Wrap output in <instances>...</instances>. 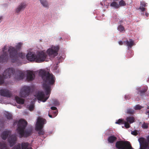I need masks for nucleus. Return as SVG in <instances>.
Returning a JSON list of instances; mask_svg holds the SVG:
<instances>
[{"label": "nucleus", "instance_id": "nucleus-1", "mask_svg": "<svg viewBox=\"0 0 149 149\" xmlns=\"http://www.w3.org/2000/svg\"><path fill=\"white\" fill-rule=\"evenodd\" d=\"M39 75L41 77L44 83L43 87L46 95L50 94L51 92L50 85L54 84L55 82V77L52 74L44 70H41L39 72Z\"/></svg>", "mask_w": 149, "mask_h": 149}, {"label": "nucleus", "instance_id": "nucleus-2", "mask_svg": "<svg viewBox=\"0 0 149 149\" xmlns=\"http://www.w3.org/2000/svg\"><path fill=\"white\" fill-rule=\"evenodd\" d=\"M27 125V122L24 120H20L18 121L17 130L19 135V137L20 138L23 137H26L31 134L32 131L31 128L27 129L25 131L24 130Z\"/></svg>", "mask_w": 149, "mask_h": 149}, {"label": "nucleus", "instance_id": "nucleus-3", "mask_svg": "<svg viewBox=\"0 0 149 149\" xmlns=\"http://www.w3.org/2000/svg\"><path fill=\"white\" fill-rule=\"evenodd\" d=\"M15 73L14 77L16 79L20 80L23 79L24 76V73L20 70H17L15 72L14 69L13 68H9L4 71L3 74V78H10L11 76L14 75Z\"/></svg>", "mask_w": 149, "mask_h": 149}, {"label": "nucleus", "instance_id": "nucleus-4", "mask_svg": "<svg viewBox=\"0 0 149 149\" xmlns=\"http://www.w3.org/2000/svg\"><path fill=\"white\" fill-rule=\"evenodd\" d=\"M47 56L46 54L43 51L39 52L37 56L32 52H29L26 55V58L28 60L32 61L35 60L38 63L42 62L44 61Z\"/></svg>", "mask_w": 149, "mask_h": 149}, {"label": "nucleus", "instance_id": "nucleus-5", "mask_svg": "<svg viewBox=\"0 0 149 149\" xmlns=\"http://www.w3.org/2000/svg\"><path fill=\"white\" fill-rule=\"evenodd\" d=\"M22 45V43L19 42L16 45V48L11 46L9 47L8 51L12 62H16L17 59V52L21 48Z\"/></svg>", "mask_w": 149, "mask_h": 149}, {"label": "nucleus", "instance_id": "nucleus-6", "mask_svg": "<svg viewBox=\"0 0 149 149\" xmlns=\"http://www.w3.org/2000/svg\"><path fill=\"white\" fill-rule=\"evenodd\" d=\"M45 121V119L40 118H38L37 119L36 124V130L38 131V134L40 135H43L45 134V131L42 129V128Z\"/></svg>", "mask_w": 149, "mask_h": 149}, {"label": "nucleus", "instance_id": "nucleus-7", "mask_svg": "<svg viewBox=\"0 0 149 149\" xmlns=\"http://www.w3.org/2000/svg\"><path fill=\"white\" fill-rule=\"evenodd\" d=\"M116 147L118 149H134L130 142L127 141H118L116 143Z\"/></svg>", "mask_w": 149, "mask_h": 149}, {"label": "nucleus", "instance_id": "nucleus-8", "mask_svg": "<svg viewBox=\"0 0 149 149\" xmlns=\"http://www.w3.org/2000/svg\"><path fill=\"white\" fill-rule=\"evenodd\" d=\"M147 142L146 139L143 137H140L138 139L140 143V149H148V143L149 144V135L147 138Z\"/></svg>", "mask_w": 149, "mask_h": 149}, {"label": "nucleus", "instance_id": "nucleus-9", "mask_svg": "<svg viewBox=\"0 0 149 149\" xmlns=\"http://www.w3.org/2000/svg\"><path fill=\"white\" fill-rule=\"evenodd\" d=\"M59 49L58 47L54 46L48 49L47 50V53L49 56L54 57L58 55V52Z\"/></svg>", "mask_w": 149, "mask_h": 149}, {"label": "nucleus", "instance_id": "nucleus-10", "mask_svg": "<svg viewBox=\"0 0 149 149\" xmlns=\"http://www.w3.org/2000/svg\"><path fill=\"white\" fill-rule=\"evenodd\" d=\"M7 48L6 46H4L2 48V52L3 54L0 56V63H3L5 62H6L8 59V53L5 50H6Z\"/></svg>", "mask_w": 149, "mask_h": 149}, {"label": "nucleus", "instance_id": "nucleus-11", "mask_svg": "<svg viewBox=\"0 0 149 149\" xmlns=\"http://www.w3.org/2000/svg\"><path fill=\"white\" fill-rule=\"evenodd\" d=\"M30 91V87L24 86L22 88L19 93V95L22 97H25L29 95Z\"/></svg>", "mask_w": 149, "mask_h": 149}, {"label": "nucleus", "instance_id": "nucleus-12", "mask_svg": "<svg viewBox=\"0 0 149 149\" xmlns=\"http://www.w3.org/2000/svg\"><path fill=\"white\" fill-rule=\"evenodd\" d=\"M0 95L9 98L11 97L12 94L8 89L2 88L0 89Z\"/></svg>", "mask_w": 149, "mask_h": 149}, {"label": "nucleus", "instance_id": "nucleus-13", "mask_svg": "<svg viewBox=\"0 0 149 149\" xmlns=\"http://www.w3.org/2000/svg\"><path fill=\"white\" fill-rule=\"evenodd\" d=\"M49 97H45V95L43 92H38L37 95V98L38 100H41L42 102H45L48 99Z\"/></svg>", "mask_w": 149, "mask_h": 149}, {"label": "nucleus", "instance_id": "nucleus-14", "mask_svg": "<svg viewBox=\"0 0 149 149\" xmlns=\"http://www.w3.org/2000/svg\"><path fill=\"white\" fill-rule=\"evenodd\" d=\"M35 72L33 71H28L26 74V80L28 81H33L35 77Z\"/></svg>", "mask_w": 149, "mask_h": 149}, {"label": "nucleus", "instance_id": "nucleus-15", "mask_svg": "<svg viewBox=\"0 0 149 149\" xmlns=\"http://www.w3.org/2000/svg\"><path fill=\"white\" fill-rule=\"evenodd\" d=\"M17 140V136L15 135H12L10 136L8 141L11 146H13L16 143Z\"/></svg>", "mask_w": 149, "mask_h": 149}, {"label": "nucleus", "instance_id": "nucleus-16", "mask_svg": "<svg viewBox=\"0 0 149 149\" xmlns=\"http://www.w3.org/2000/svg\"><path fill=\"white\" fill-rule=\"evenodd\" d=\"M11 131L9 130L4 131L1 134V137L3 140H6L8 135L10 136L11 134Z\"/></svg>", "mask_w": 149, "mask_h": 149}, {"label": "nucleus", "instance_id": "nucleus-17", "mask_svg": "<svg viewBox=\"0 0 149 149\" xmlns=\"http://www.w3.org/2000/svg\"><path fill=\"white\" fill-rule=\"evenodd\" d=\"M124 44L126 45L129 48H131L134 45V42L132 39H130L129 41L128 40L124 41Z\"/></svg>", "mask_w": 149, "mask_h": 149}, {"label": "nucleus", "instance_id": "nucleus-18", "mask_svg": "<svg viewBox=\"0 0 149 149\" xmlns=\"http://www.w3.org/2000/svg\"><path fill=\"white\" fill-rule=\"evenodd\" d=\"M26 6V4L24 3H21L19 5L16 10V12L19 13L22 10H24Z\"/></svg>", "mask_w": 149, "mask_h": 149}, {"label": "nucleus", "instance_id": "nucleus-19", "mask_svg": "<svg viewBox=\"0 0 149 149\" xmlns=\"http://www.w3.org/2000/svg\"><path fill=\"white\" fill-rule=\"evenodd\" d=\"M117 139L116 137L114 135H112L109 136L107 139L108 142L110 143H113Z\"/></svg>", "mask_w": 149, "mask_h": 149}, {"label": "nucleus", "instance_id": "nucleus-20", "mask_svg": "<svg viewBox=\"0 0 149 149\" xmlns=\"http://www.w3.org/2000/svg\"><path fill=\"white\" fill-rule=\"evenodd\" d=\"M29 144L28 143L23 142L22 143V149H32L31 147H29Z\"/></svg>", "mask_w": 149, "mask_h": 149}, {"label": "nucleus", "instance_id": "nucleus-21", "mask_svg": "<svg viewBox=\"0 0 149 149\" xmlns=\"http://www.w3.org/2000/svg\"><path fill=\"white\" fill-rule=\"evenodd\" d=\"M15 99L17 102L20 104H23L24 102V100L22 99L17 96L15 97Z\"/></svg>", "mask_w": 149, "mask_h": 149}, {"label": "nucleus", "instance_id": "nucleus-22", "mask_svg": "<svg viewBox=\"0 0 149 149\" xmlns=\"http://www.w3.org/2000/svg\"><path fill=\"white\" fill-rule=\"evenodd\" d=\"M127 122L130 124L134 122L135 119L133 116H130L127 117L126 119Z\"/></svg>", "mask_w": 149, "mask_h": 149}, {"label": "nucleus", "instance_id": "nucleus-23", "mask_svg": "<svg viewBox=\"0 0 149 149\" xmlns=\"http://www.w3.org/2000/svg\"><path fill=\"white\" fill-rule=\"evenodd\" d=\"M4 114L5 117L8 120H10L12 119V115L10 113L6 111L4 113Z\"/></svg>", "mask_w": 149, "mask_h": 149}, {"label": "nucleus", "instance_id": "nucleus-24", "mask_svg": "<svg viewBox=\"0 0 149 149\" xmlns=\"http://www.w3.org/2000/svg\"><path fill=\"white\" fill-rule=\"evenodd\" d=\"M40 1L41 4L43 6L45 7H48V3L47 1L46 0H40Z\"/></svg>", "mask_w": 149, "mask_h": 149}, {"label": "nucleus", "instance_id": "nucleus-25", "mask_svg": "<svg viewBox=\"0 0 149 149\" xmlns=\"http://www.w3.org/2000/svg\"><path fill=\"white\" fill-rule=\"evenodd\" d=\"M25 54L24 53L22 52H19L18 54L17 53V57L18 59L17 60H18V57H19L22 59H23L25 58Z\"/></svg>", "mask_w": 149, "mask_h": 149}, {"label": "nucleus", "instance_id": "nucleus-26", "mask_svg": "<svg viewBox=\"0 0 149 149\" xmlns=\"http://www.w3.org/2000/svg\"><path fill=\"white\" fill-rule=\"evenodd\" d=\"M110 6L114 7L116 8H118L119 7V6L118 3L115 1H113L112 2L110 5Z\"/></svg>", "mask_w": 149, "mask_h": 149}, {"label": "nucleus", "instance_id": "nucleus-27", "mask_svg": "<svg viewBox=\"0 0 149 149\" xmlns=\"http://www.w3.org/2000/svg\"><path fill=\"white\" fill-rule=\"evenodd\" d=\"M125 121L124 119H119L115 123L119 125L124 124Z\"/></svg>", "mask_w": 149, "mask_h": 149}, {"label": "nucleus", "instance_id": "nucleus-28", "mask_svg": "<svg viewBox=\"0 0 149 149\" xmlns=\"http://www.w3.org/2000/svg\"><path fill=\"white\" fill-rule=\"evenodd\" d=\"M134 113V111L131 109H129L127 110V113L128 114H133Z\"/></svg>", "mask_w": 149, "mask_h": 149}, {"label": "nucleus", "instance_id": "nucleus-29", "mask_svg": "<svg viewBox=\"0 0 149 149\" xmlns=\"http://www.w3.org/2000/svg\"><path fill=\"white\" fill-rule=\"evenodd\" d=\"M0 149H9L6 146L5 144L0 142Z\"/></svg>", "mask_w": 149, "mask_h": 149}, {"label": "nucleus", "instance_id": "nucleus-30", "mask_svg": "<svg viewBox=\"0 0 149 149\" xmlns=\"http://www.w3.org/2000/svg\"><path fill=\"white\" fill-rule=\"evenodd\" d=\"M12 149H21V146L20 143H18L15 145L12 148Z\"/></svg>", "mask_w": 149, "mask_h": 149}, {"label": "nucleus", "instance_id": "nucleus-31", "mask_svg": "<svg viewBox=\"0 0 149 149\" xmlns=\"http://www.w3.org/2000/svg\"><path fill=\"white\" fill-rule=\"evenodd\" d=\"M147 89L146 88H145L143 90H141L139 91L140 92V94L141 96H142L144 95L145 92L147 91Z\"/></svg>", "mask_w": 149, "mask_h": 149}, {"label": "nucleus", "instance_id": "nucleus-32", "mask_svg": "<svg viewBox=\"0 0 149 149\" xmlns=\"http://www.w3.org/2000/svg\"><path fill=\"white\" fill-rule=\"evenodd\" d=\"M118 30L120 32L125 31L124 27L122 25H120L118 27Z\"/></svg>", "mask_w": 149, "mask_h": 149}, {"label": "nucleus", "instance_id": "nucleus-33", "mask_svg": "<svg viewBox=\"0 0 149 149\" xmlns=\"http://www.w3.org/2000/svg\"><path fill=\"white\" fill-rule=\"evenodd\" d=\"M142 127L143 129H146L148 127V124L147 123H144L142 125Z\"/></svg>", "mask_w": 149, "mask_h": 149}, {"label": "nucleus", "instance_id": "nucleus-34", "mask_svg": "<svg viewBox=\"0 0 149 149\" xmlns=\"http://www.w3.org/2000/svg\"><path fill=\"white\" fill-rule=\"evenodd\" d=\"M119 5L120 6H125L126 5V4L125 1L123 0H121L119 2Z\"/></svg>", "mask_w": 149, "mask_h": 149}, {"label": "nucleus", "instance_id": "nucleus-35", "mask_svg": "<svg viewBox=\"0 0 149 149\" xmlns=\"http://www.w3.org/2000/svg\"><path fill=\"white\" fill-rule=\"evenodd\" d=\"M129 123L127 122H126L125 121L124 123V124L125 127L126 128H130V125L129 124Z\"/></svg>", "mask_w": 149, "mask_h": 149}, {"label": "nucleus", "instance_id": "nucleus-36", "mask_svg": "<svg viewBox=\"0 0 149 149\" xmlns=\"http://www.w3.org/2000/svg\"><path fill=\"white\" fill-rule=\"evenodd\" d=\"M142 108V107L141 106H140L139 104H137L135 106L134 108L135 110H140Z\"/></svg>", "mask_w": 149, "mask_h": 149}, {"label": "nucleus", "instance_id": "nucleus-37", "mask_svg": "<svg viewBox=\"0 0 149 149\" xmlns=\"http://www.w3.org/2000/svg\"><path fill=\"white\" fill-rule=\"evenodd\" d=\"M146 3L144 2H141L140 4V6L142 7H144L146 6Z\"/></svg>", "mask_w": 149, "mask_h": 149}, {"label": "nucleus", "instance_id": "nucleus-38", "mask_svg": "<svg viewBox=\"0 0 149 149\" xmlns=\"http://www.w3.org/2000/svg\"><path fill=\"white\" fill-rule=\"evenodd\" d=\"M34 106L33 104H31L29 107V109L30 111H32L34 109Z\"/></svg>", "mask_w": 149, "mask_h": 149}, {"label": "nucleus", "instance_id": "nucleus-39", "mask_svg": "<svg viewBox=\"0 0 149 149\" xmlns=\"http://www.w3.org/2000/svg\"><path fill=\"white\" fill-rule=\"evenodd\" d=\"M131 134L134 135L136 136L138 134L137 131L136 130L131 132Z\"/></svg>", "mask_w": 149, "mask_h": 149}, {"label": "nucleus", "instance_id": "nucleus-40", "mask_svg": "<svg viewBox=\"0 0 149 149\" xmlns=\"http://www.w3.org/2000/svg\"><path fill=\"white\" fill-rule=\"evenodd\" d=\"M53 103L54 105L57 106L59 104V102L56 100H54L53 101Z\"/></svg>", "mask_w": 149, "mask_h": 149}, {"label": "nucleus", "instance_id": "nucleus-41", "mask_svg": "<svg viewBox=\"0 0 149 149\" xmlns=\"http://www.w3.org/2000/svg\"><path fill=\"white\" fill-rule=\"evenodd\" d=\"M3 77L0 75V84H2L3 83Z\"/></svg>", "mask_w": 149, "mask_h": 149}, {"label": "nucleus", "instance_id": "nucleus-42", "mask_svg": "<svg viewBox=\"0 0 149 149\" xmlns=\"http://www.w3.org/2000/svg\"><path fill=\"white\" fill-rule=\"evenodd\" d=\"M139 9L141 10L142 12H143L145 10L146 8L144 7H140Z\"/></svg>", "mask_w": 149, "mask_h": 149}, {"label": "nucleus", "instance_id": "nucleus-43", "mask_svg": "<svg viewBox=\"0 0 149 149\" xmlns=\"http://www.w3.org/2000/svg\"><path fill=\"white\" fill-rule=\"evenodd\" d=\"M51 109L52 110H56L57 109V108L55 107H51Z\"/></svg>", "mask_w": 149, "mask_h": 149}, {"label": "nucleus", "instance_id": "nucleus-44", "mask_svg": "<svg viewBox=\"0 0 149 149\" xmlns=\"http://www.w3.org/2000/svg\"><path fill=\"white\" fill-rule=\"evenodd\" d=\"M123 43H124V42H123L122 41H119L118 42V43L120 45H122Z\"/></svg>", "mask_w": 149, "mask_h": 149}, {"label": "nucleus", "instance_id": "nucleus-45", "mask_svg": "<svg viewBox=\"0 0 149 149\" xmlns=\"http://www.w3.org/2000/svg\"><path fill=\"white\" fill-rule=\"evenodd\" d=\"M145 15L147 17H148L149 15V14L147 13H146Z\"/></svg>", "mask_w": 149, "mask_h": 149}, {"label": "nucleus", "instance_id": "nucleus-46", "mask_svg": "<svg viewBox=\"0 0 149 149\" xmlns=\"http://www.w3.org/2000/svg\"><path fill=\"white\" fill-rule=\"evenodd\" d=\"M146 114H148V116L149 117V111H147L146 112Z\"/></svg>", "mask_w": 149, "mask_h": 149}, {"label": "nucleus", "instance_id": "nucleus-47", "mask_svg": "<svg viewBox=\"0 0 149 149\" xmlns=\"http://www.w3.org/2000/svg\"><path fill=\"white\" fill-rule=\"evenodd\" d=\"M49 116L50 117V118H52V115H50V114H49Z\"/></svg>", "mask_w": 149, "mask_h": 149}, {"label": "nucleus", "instance_id": "nucleus-48", "mask_svg": "<svg viewBox=\"0 0 149 149\" xmlns=\"http://www.w3.org/2000/svg\"><path fill=\"white\" fill-rule=\"evenodd\" d=\"M2 19V17H0V22H1V20Z\"/></svg>", "mask_w": 149, "mask_h": 149}, {"label": "nucleus", "instance_id": "nucleus-49", "mask_svg": "<svg viewBox=\"0 0 149 149\" xmlns=\"http://www.w3.org/2000/svg\"><path fill=\"white\" fill-rule=\"evenodd\" d=\"M127 96H125V99H127Z\"/></svg>", "mask_w": 149, "mask_h": 149}, {"label": "nucleus", "instance_id": "nucleus-50", "mask_svg": "<svg viewBox=\"0 0 149 149\" xmlns=\"http://www.w3.org/2000/svg\"><path fill=\"white\" fill-rule=\"evenodd\" d=\"M55 113H56V112H55Z\"/></svg>", "mask_w": 149, "mask_h": 149}]
</instances>
